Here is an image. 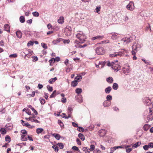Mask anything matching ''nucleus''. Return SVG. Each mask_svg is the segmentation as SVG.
Returning <instances> with one entry per match:
<instances>
[{
  "mask_svg": "<svg viewBox=\"0 0 153 153\" xmlns=\"http://www.w3.org/2000/svg\"><path fill=\"white\" fill-rule=\"evenodd\" d=\"M82 78V77L81 76H79L76 77L75 78V80L77 82L78 80H79L80 79H81Z\"/></svg>",
  "mask_w": 153,
  "mask_h": 153,
  "instance_id": "43",
  "label": "nucleus"
},
{
  "mask_svg": "<svg viewBox=\"0 0 153 153\" xmlns=\"http://www.w3.org/2000/svg\"><path fill=\"white\" fill-rule=\"evenodd\" d=\"M124 148V147L123 146H118L114 147L113 148H111V149H113V150H115L118 148Z\"/></svg>",
  "mask_w": 153,
  "mask_h": 153,
  "instance_id": "45",
  "label": "nucleus"
},
{
  "mask_svg": "<svg viewBox=\"0 0 153 153\" xmlns=\"http://www.w3.org/2000/svg\"><path fill=\"white\" fill-rule=\"evenodd\" d=\"M52 135L57 140H59L60 138V136L59 134H56L54 133Z\"/></svg>",
  "mask_w": 153,
  "mask_h": 153,
  "instance_id": "19",
  "label": "nucleus"
},
{
  "mask_svg": "<svg viewBox=\"0 0 153 153\" xmlns=\"http://www.w3.org/2000/svg\"><path fill=\"white\" fill-rule=\"evenodd\" d=\"M56 90H55L53 91L52 94L50 96V98H52L54 97L56 95Z\"/></svg>",
  "mask_w": 153,
  "mask_h": 153,
  "instance_id": "35",
  "label": "nucleus"
},
{
  "mask_svg": "<svg viewBox=\"0 0 153 153\" xmlns=\"http://www.w3.org/2000/svg\"><path fill=\"white\" fill-rule=\"evenodd\" d=\"M72 68L71 66H70V67H69L68 68H66V71L67 72H69L71 71V70L72 69Z\"/></svg>",
  "mask_w": 153,
  "mask_h": 153,
  "instance_id": "46",
  "label": "nucleus"
},
{
  "mask_svg": "<svg viewBox=\"0 0 153 153\" xmlns=\"http://www.w3.org/2000/svg\"><path fill=\"white\" fill-rule=\"evenodd\" d=\"M5 140L8 143H9L10 141V138L8 135L6 136L5 137Z\"/></svg>",
  "mask_w": 153,
  "mask_h": 153,
  "instance_id": "36",
  "label": "nucleus"
},
{
  "mask_svg": "<svg viewBox=\"0 0 153 153\" xmlns=\"http://www.w3.org/2000/svg\"><path fill=\"white\" fill-rule=\"evenodd\" d=\"M41 45L45 49H47L48 48V47L46 44L42 43Z\"/></svg>",
  "mask_w": 153,
  "mask_h": 153,
  "instance_id": "49",
  "label": "nucleus"
},
{
  "mask_svg": "<svg viewBox=\"0 0 153 153\" xmlns=\"http://www.w3.org/2000/svg\"><path fill=\"white\" fill-rule=\"evenodd\" d=\"M129 67L124 68L123 69V72L126 75H128L130 72V69Z\"/></svg>",
  "mask_w": 153,
  "mask_h": 153,
  "instance_id": "10",
  "label": "nucleus"
},
{
  "mask_svg": "<svg viewBox=\"0 0 153 153\" xmlns=\"http://www.w3.org/2000/svg\"><path fill=\"white\" fill-rule=\"evenodd\" d=\"M106 81L109 83H112L114 81L113 78L111 77H109L106 79Z\"/></svg>",
  "mask_w": 153,
  "mask_h": 153,
  "instance_id": "16",
  "label": "nucleus"
},
{
  "mask_svg": "<svg viewBox=\"0 0 153 153\" xmlns=\"http://www.w3.org/2000/svg\"><path fill=\"white\" fill-rule=\"evenodd\" d=\"M45 97L46 99L47 100L48 97V93H44Z\"/></svg>",
  "mask_w": 153,
  "mask_h": 153,
  "instance_id": "63",
  "label": "nucleus"
},
{
  "mask_svg": "<svg viewBox=\"0 0 153 153\" xmlns=\"http://www.w3.org/2000/svg\"><path fill=\"white\" fill-rule=\"evenodd\" d=\"M110 57H117V54H116V53H115L113 54H111L110 55Z\"/></svg>",
  "mask_w": 153,
  "mask_h": 153,
  "instance_id": "56",
  "label": "nucleus"
},
{
  "mask_svg": "<svg viewBox=\"0 0 153 153\" xmlns=\"http://www.w3.org/2000/svg\"><path fill=\"white\" fill-rule=\"evenodd\" d=\"M39 100L42 104L43 105L45 103V101L44 99L40 98L39 99Z\"/></svg>",
  "mask_w": 153,
  "mask_h": 153,
  "instance_id": "38",
  "label": "nucleus"
},
{
  "mask_svg": "<svg viewBox=\"0 0 153 153\" xmlns=\"http://www.w3.org/2000/svg\"><path fill=\"white\" fill-rule=\"evenodd\" d=\"M149 146L148 145H145L143 146V148L145 150H147L148 149V148H149Z\"/></svg>",
  "mask_w": 153,
  "mask_h": 153,
  "instance_id": "54",
  "label": "nucleus"
},
{
  "mask_svg": "<svg viewBox=\"0 0 153 153\" xmlns=\"http://www.w3.org/2000/svg\"><path fill=\"white\" fill-rule=\"evenodd\" d=\"M95 146L94 145H91L90 146V149L88 148V152L89 153L90 151H93L94 149Z\"/></svg>",
  "mask_w": 153,
  "mask_h": 153,
  "instance_id": "25",
  "label": "nucleus"
},
{
  "mask_svg": "<svg viewBox=\"0 0 153 153\" xmlns=\"http://www.w3.org/2000/svg\"><path fill=\"white\" fill-rule=\"evenodd\" d=\"M132 39L131 37H130L129 38H127V39H126L124 40V42H126V43H128L132 42Z\"/></svg>",
  "mask_w": 153,
  "mask_h": 153,
  "instance_id": "32",
  "label": "nucleus"
},
{
  "mask_svg": "<svg viewBox=\"0 0 153 153\" xmlns=\"http://www.w3.org/2000/svg\"><path fill=\"white\" fill-rule=\"evenodd\" d=\"M66 98L63 97L61 101L63 103L66 102Z\"/></svg>",
  "mask_w": 153,
  "mask_h": 153,
  "instance_id": "62",
  "label": "nucleus"
},
{
  "mask_svg": "<svg viewBox=\"0 0 153 153\" xmlns=\"http://www.w3.org/2000/svg\"><path fill=\"white\" fill-rule=\"evenodd\" d=\"M57 145L59 146L61 149H62L64 148V146L62 143H59Z\"/></svg>",
  "mask_w": 153,
  "mask_h": 153,
  "instance_id": "44",
  "label": "nucleus"
},
{
  "mask_svg": "<svg viewBox=\"0 0 153 153\" xmlns=\"http://www.w3.org/2000/svg\"><path fill=\"white\" fill-rule=\"evenodd\" d=\"M111 89L112 88L110 86H108L105 88V92L107 94H109L110 93Z\"/></svg>",
  "mask_w": 153,
  "mask_h": 153,
  "instance_id": "20",
  "label": "nucleus"
},
{
  "mask_svg": "<svg viewBox=\"0 0 153 153\" xmlns=\"http://www.w3.org/2000/svg\"><path fill=\"white\" fill-rule=\"evenodd\" d=\"M119 65L117 64H116L114 62H113V64L112 65V68L115 70H117L118 71L119 70L118 67Z\"/></svg>",
  "mask_w": 153,
  "mask_h": 153,
  "instance_id": "12",
  "label": "nucleus"
},
{
  "mask_svg": "<svg viewBox=\"0 0 153 153\" xmlns=\"http://www.w3.org/2000/svg\"><path fill=\"white\" fill-rule=\"evenodd\" d=\"M145 102L147 105L149 106L151 104V101L148 97H146L145 98Z\"/></svg>",
  "mask_w": 153,
  "mask_h": 153,
  "instance_id": "9",
  "label": "nucleus"
},
{
  "mask_svg": "<svg viewBox=\"0 0 153 153\" xmlns=\"http://www.w3.org/2000/svg\"><path fill=\"white\" fill-rule=\"evenodd\" d=\"M112 88L114 90H117L118 88V85L117 83H114L113 84Z\"/></svg>",
  "mask_w": 153,
  "mask_h": 153,
  "instance_id": "23",
  "label": "nucleus"
},
{
  "mask_svg": "<svg viewBox=\"0 0 153 153\" xmlns=\"http://www.w3.org/2000/svg\"><path fill=\"white\" fill-rule=\"evenodd\" d=\"M78 137L82 141H83L85 140V137L82 134L79 133L78 134Z\"/></svg>",
  "mask_w": 153,
  "mask_h": 153,
  "instance_id": "28",
  "label": "nucleus"
},
{
  "mask_svg": "<svg viewBox=\"0 0 153 153\" xmlns=\"http://www.w3.org/2000/svg\"><path fill=\"white\" fill-rule=\"evenodd\" d=\"M63 42L65 44H68L70 42V40L69 39L65 40Z\"/></svg>",
  "mask_w": 153,
  "mask_h": 153,
  "instance_id": "64",
  "label": "nucleus"
},
{
  "mask_svg": "<svg viewBox=\"0 0 153 153\" xmlns=\"http://www.w3.org/2000/svg\"><path fill=\"white\" fill-rule=\"evenodd\" d=\"M76 37L79 40L80 42L82 43H83L86 41L87 38L85 34L80 31L76 35Z\"/></svg>",
  "mask_w": 153,
  "mask_h": 153,
  "instance_id": "1",
  "label": "nucleus"
},
{
  "mask_svg": "<svg viewBox=\"0 0 153 153\" xmlns=\"http://www.w3.org/2000/svg\"><path fill=\"white\" fill-rule=\"evenodd\" d=\"M72 149L74 150L75 151H78L79 150V148L78 147H77L76 146H73L72 148Z\"/></svg>",
  "mask_w": 153,
  "mask_h": 153,
  "instance_id": "60",
  "label": "nucleus"
},
{
  "mask_svg": "<svg viewBox=\"0 0 153 153\" xmlns=\"http://www.w3.org/2000/svg\"><path fill=\"white\" fill-rule=\"evenodd\" d=\"M52 147L54 149L55 151H56V152H58V151L59 149L57 146L53 145L52 146Z\"/></svg>",
  "mask_w": 153,
  "mask_h": 153,
  "instance_id": "51",
  "label": "nucleus"
},
{
  "mask_svg": "<svg viewBox=\"0 0 153 153\" xmlns=\"http://www.w3.org/2000/svg\"><path fill=\"white\" fill-rule=\"evenodd\" d=\"M72 125L74 127H77V128H78L79 127L78 124H76L75 123L73 122H72Z\"/></svg>",
  "mask_w": 153,
  "mask_h": 153,
  "instance_id": "58",
  "label": "nucleus"
},
{
  "mask_svg": "<svg viewBox=\"0 0 153 153\" xmlns=\"http://www.w3.org/2000/svg\"><path fill=\"white\" fill-rule=\"evenodd\" d=\"M116 54H117V56H121L123 55L124 53V52L123 53L121 51H120L118 52H116Z\"/></svg>",
  "mask_w": 153,
  "mask_h": 153,
  "instance_id": "48",
  "label": "nucleus"
},
{
  "mask_svg": "<svg viewBox=\"0 0 153 153\" xmlns=\"http://www.w3.org/2000/svg\"><path fill=\"white\" fill-rule=\"evenodd\" d=\"M31 122H34L36 123H40V122L39 121H38L36 119H32Z\"/></svg>",
  "mask_w": 153,
  "mask_h": 153,
  "instance_id": "53",
  "label": "nucleus"
},
{
  "mask_svg": "<svg viewBox=\"0 0 153 153\" xmlns=\"http://www.w3.org/2000/svg\"><path fill=\"white\" fill-rule=\"evenodd\" d=\"M104 38L103 36H98L95 37H92L91 38V39L92 40H94L96 39H102Z\"/></svg>",
  "mask_w": 153,
  "mask_h": 153,
  "instance_id": "13",
  "label": "nucleus"
},
{
  "mask_svg": "<svg viewBox=\"0 0 153 153\" xmlns=\"http://www.w3.org/2000/svg\"><path fill=\"white\" fill-rule=\"evenodd\" d=\"M99 134L100 137H103L105 135L106 133V131L105 129H102L99 131Z\"/></svg>",
  "mask_w": 153,
  "mask_h": 153,
  "instance_id": "7",
  "label": "nucleus"
},
{
  "mask_svg": "<svg viewBox=\"0 0 153 153\" xmlns=\"http://www.w3.org/2000/svg\"><path fill=\"white\" fill-rule=\"evenodd\" d=\"M17 56V55L16 54H13L10 55L9 56V57L10 58H16V57Z\"/></svg>",
  "mask_w": 153,
  "mask_h": 153,
  "instance_id": "50",
  "label": "nucleus"
},
{
  "mask_svg": "<svg viewBox=\"0 0 153 153\" xmlns=\"http://www.w3.org/2000/svg\"><path fill=\"white\" fill-rule=\"evenodd\" d=\"M89 43H88V44H85L83 45H75L74 46L76 48H83L87 46L88 45H89Z\"/></svg>",
  "mask_w": 153,
  "mask_h": 153,
  "instance_id": "14",
  "label": "nucleus"
},
{
  "mask_svg": "<svg viewBox=\"0 0 153 153\" xmlns=\"http://www.w3.org/2000/svg\"><path fill=\"white\" fill-rule=\"evenodd\" d=\"M141 144L140 142H138L134 144H133L132 146L133 148H136L139 146Z\"/></svg>",
  "mask_w": 153,
  "mask_h": 153,
  "instance_id": "24",
  "label": "nucleus"
},
{
  "mask_svg": "<svg viewBox=\"0 0 153 153\" xmlns=\"http://www.w3.org/2000/svg\"><path fill=\"white\" fill-rule=\"evenodd\" d=\"M58 123L60 125L61 127H62L64 126L63 123L61 120H58Z\"/></svg>",
  "mask_w": 153,
  "mask_h": 153,
  "instance_id": "42",
  "label": "nucleus"
},
{
  "mask_svg": "<svg viewBox=\"0 0 153 153\" xmlns=\"http://www.w3.org/2000/svg\"><path fill=\"white\" fill-rule=\"evenodd\" d=\"M32 58H33V61L36 62L38 60V58L36 56H34L32 57Z\"/></svg>",
  "mask_w": 153,
  "mask_h": 153,
  "instance_id": "61",
  "label": "nucleus"
},
{
  "mask_svg": "<svg viewBox=\"0 0 153 153\" xmlns=\"http://www.w3.org/2000/svg\"><path fill=\"white\" fill-rule=\"evenodd\" d=\"M24 53L25 54L24 58H25L26 56L28 58H29L30 56H31L33 53V51L31 50L27 49L24 51Z\"/></svg>",
  "mask_w": 153,
  "mask_h": 153,
  "instance_id": "6",
  "label": "nucleus"
},
{
  "mask_svg": "<svg viewBox=\"0 0 153 153\" xmlns=\"http://www.w3.org/2000/svg\"><path fill=\"white\" fill-rule=\"evenodd\" d=\"M0 131L2 134H5L6 133V131L5 128H1L0 129Z\"/></svg>",
  "mask_w": 153,
  "mask_h": 153,
  "instance_id": "33",
  "label": "nucleus"
},
{
  "mask_svg": "<svg viewBox=\"0 0 153 153\" xmlns=\"http://www.w3.org/2000/svg\"><path fill=\"white\" fill-rule=\"evenodd\" d=\"M97 53L99 55H102L105 53V51L104 48L102 47L97 48L96 50Z\"/></svg>",
  "mask_w": 153,
  "mask_h": 153,
  "instance_id": "5",
  "label": "nucleus"
},
{
  "mask_svg": "<svg viewBox=\"0 0 153 153\" xmlns=\"http://www.w3.org/2000/svg\"><path fill=\"white\" fill-rule=\"evenodd\" d=\"M32 14L35 17H38L39 16V13L36 11L33 12Z\"/></svg>",
  "mask_w": 153,
  "mask_h": 153,
  "instance_id": "41",
  "label": "nucleus"
},
{
  "mask_svg": "<svg viewBox=\"0 0 153 153\" xmlns=\"http://www.w3.org/2000/svg\"><path fill=\"white\" fill-rule=\"evenodd\" d=\"M64 63L65 65L68 66V67L71 66V65L69 63V60L68 59H66L64 62Z\"/></svg>",
  "mask_w": 153,
  "mask_h": 153,
  "instance_id": "31",
  "label": "nucleus"
},
{
  "mask_svg": "<svg viewBox=\"0 0 153 153\" xmlns=\"http://www.w3.org/2000/svg\"><path fill=\"white\" fill-rule=\"evenodd\" d=\"M132 50L131 53L132 55H134L136 54L138 49L140 48V46L138 44L135 43L132 46Z\"/></svg>",
  "mask_w": 153,
  "mask_h": 153,
  "instance_id": "2",
  "label": "nucleus"
},
{
  "mask_svg": "<svg viewBox=\"0 0 153 153\" xmlns=\"http://www.w3.org/2000/svg\"><path fill=\"white\" fill-rule=\"evenodd\" d=\"M74 43L75 44V45H79V43H81V42H80V41H78L77 40H75L74 41Z\"/></svg>",
  "mask_w": 153,
  "mask_h": 153,
  "instance_id": "57",
  "label": "nucleus"
},
{
  "mask_svg": "<svg viewBox=\"0 0 153 153\" xmlns=\"http://www.w3.org/2000/svg\"><path fill=\"white\" fill-rule=\"evenodd\" d=\"M57 79L56 77H55L54 78H51L49 79V83L52 84L53 83L55 82L56 80H57Z\"/></svg>",
  "mask_w": 153,
  "mask_h": 153,
  "instance_id": "26",
  "label": "nucleus"
},
{
  "mask_svg": "<svg viewBox=\"0 0 153 153\" xmlns=\"http://www.w3.org/2000/svg\"><path fill=\"white\" fill-rule=\"evenodd\" d=\"M16 36L17 37L19 38H21L22 37V32L19 31H18L16 32Z\"/></svg>",
  "mask_w": 153,
  "mask_h": 153,
  "instance_id": "18",
  "label": "nucleus"
},
{
  "mask_svg": "<svg viewBox=\"0 0 153 153\" xmlns=\"http://www.w3.org/2000/svg\"><path fill=\"white\" fill-rule=\"evenodd\" d=\"M111 103V101L105 100L103 103V105L105 107H108L110 105Z\"/></svg>",
  "mask_w": 153,
  "mask_h": 153,
  "instance_id": "11",
  "label": "nucleus"
},
{
  "mask_svg": "<svg viewBox=\"0 0 153 153\" xmlns=\"http://www.w3.org/2000/svg\"><path fill=\"white\" fill-rule=\"evenodd\" d=\"M82 91V89L80 88H77L76 90V92L78 94H80Z\"/></svg>",
  "mask_w": 153,
  "mask_h": 153,
  "instance_id": "37",
  "label": "nucleus"
},
{
  "mask_svg": "<svg viewBox=\"0 0 153 153\" xmlns=\"http://www.w3.org/2000/svg\"><path fill=\"white\" fill-rule=\"evenodd\" d=\"M19 20L21 23H23L25 22V20L23 16H21L20 17Z\"/></svg>",
  "mask_w": 153,
  "mask_h": 153,
  "instance_id": "34",
  "label": "nucleus"
},
{
  "mask_svg": "<svg viewBox=\"0 0 153 153\" xmlns=\"http://www.w3.org/2000/svg\"><path fill=\"white\" fill-rule=\"evenodd\" d=\"M106 98L107 100L109 101H111L112 100V97L110 95H108Z\"/></svg>",
  "mask_w": 153,
  "mask_h": 153,
  "instance_id": "39",
  "label": "nucleus"
},
{
  "mask_svg": "<svg viewBox=\"0 0 153 153\" xmlns=\"http://www.w3.org/2000/svg\"><path fill=\"white\" fill-rule=\"evenodd\" d=\"M4 29L5 30L7 31L8 32H10V27L9 25L8 24H5V25H4Z\"/></svg>",
  "mask_w": 153,
  "mask_h": 153,
  "instance_id": "21",
  "label": "nucleus"
},
{
  "mask_svg": "<svg viewBox=\"0 0 153 153\" xmlns=\"http://www.w3.org/2000/svg\"><path fill=\"white\" fill-rule=\"evenodd\" d=\"M43 131V129L41 128H37L36 129V132L38 134H39L42 133Z\"/></svg>",
  "mask_w": 153,
  "mask_h": 153,
  "instance_id": "22",
  "label": "nucleus"
},
{
  "mask_svg": "<svg viewBox=\"0 0 153 153\" xmlns=\"http://www.w3.org/2000/svg\"><path fill=\"white\" fill-rule=\"evenodd\" d=\"M55 62V59L53 58H52L49 61L50 65L51 66L53 65V64Z\"/></svg>",
  "mask_w": 153,
  "mask_h": 153,
  "instance_id": "27",
  "label": "nucleus"
},
{
  "mask_svg": "<svg viewBox=\"0 0 153 153\" xmlns=\"http://www.w3.org/2000/svg\"><path fill=\"white\" fill-rule=\"evenodd\" d=\"M111 34L112 35L111 38L113 40H116L119 37L118 34L116 33H111Z\"/></svg>",
  "mask_w": 153,
  "mask_h": 153,
  "instance_id": "8",
  "label": "nucleus"
},
{
  "mask_svg": "<svg viewBox=\"0 0 153 153\" xmlns=\"http://www.w3.org/2000/svg\"><path fill=\"white\" fill-rule=\"evenodd\" d=\"M47 88L48 90L50 91H52L53 90V88L52 87H51L49 85H48Z\"/></svg>",
  "mask_w": 153,
  "mask_h": 153,
  "instance_id": "52",
  "label": "nucleus"
},
{
  "mask_svg": "<svg viewBox=\"0 0 153 153\" xmlns=\"http://www.w3.org/2000/svg\"><path fill=\"white\" fill-rule=\"evenodd\" d=\"M148 146L149 148H153V143L151 142L149 143L148 144Z\"/></svg>",
  "mask_w": 153,
  "mask_h": 153,
  "instance_id": "59",
  "label": "nucleus"
},
{
  "mask_svg": "<svg viewBox=\"0 0 153 153\" xmlns=\"http://www.w3.org/2000/svg\"><path fill=\"white\" fill-rule=\"evenodd\" d=\"M77 82L75 80L72 82L71 85L73 87H74L77 85Z\"/></svg>",
  "mask_w": 153,
  "mask_h": 153,
  "instance_id": "30",
  "label": "nucleus"
},
{
  "mask_svg": "<svg viewBox=\"0 0 153 153\" xmlns=\"http://www.w3.org/2000/svg\"><path fill=\"white\" fill-rule=\"evenodd\" d=\"M26 135H22L21 136V139L22 141H26L27 140V137L25 136Z\"/></svg>",
  "mask_w": 153,
  "mask_h": 153,
  "instance_id": "29",
  "label": "nucleus"
},
{
  "mask_svg": "<svg viewBox=\"0 0 153 153\" xmlns=\"http://www.w3.org/2000/svg\"><path fill=\"white\" fill-rule=\"evenodd\" d=\"M126 7L127 9L130 11H133L135 8L134 2L133 1H130L127 5Z\"/></svg>",
  "mask_w": 153,
  "mask_h": 153,
  "instance_id": "3",
  "label": "nucleus"
},
{
  "mask_svg": "<svg viewBox=\"0 0 153 153\" xmlns=\"http://www.w3.org/2000/svg\"><path fill=\"white\" fill-rule=\"evenodd\" d=\"M77 130L79 132H83L84 129L82 127H79L77 128Z\"/></svg>",
  "mask_w": 153,
  "mask_h": 153,
  "instance_id": "40",
  "label": "nucleus"
},
{
  "mask_svg": "<svg viewBox=\"0 0 153 153\" xmlns=\"http://www.w3.org/2000/svg\"><path fill=\"white\" fill-rule=\"evenodd\" d=\"M21 132L22 134H24V135H26L27 134V131L25 130H22Z\"/></svg>",
  "mask_w": 153,
  "mask_h": 153,
  "instance_id": "55",
  "label": "nucleus"
},
{
  "mask_svg": "<svg viewBox=\"0 0 153 153\" xmlns=\"http://www.w3.org/2000/svg\"><path fill=\"white\" fill-rule=\"evenodd\" d=\"M71 28L69 26H67L65 29L64 33L65 35L67 36H70L71 35Z\"/></svg>",
  "mask_w": 153,
  "mask_h": 153,
  "instance_id": "4",
  "label": "nucleus"
},
{
  "mask_svg": "<svg viewBox=\"0 0 153 153\" xmlns=\"http://www.w3.org/2000/svg\"><path fill=\"white\" fill-rule=\"evenodd\" d=\"M150 127V126L149 125L147 124H146L144 126L143 128L144 131H146L148 130Z\"/></svg>",
  "mask_w": 153,
  "mask_h": 153,
  "instance_id": "17",
  "label": "nucleus"
},
{
  "mask_svg": "<svg viewBox=\"0 0 153 153\" xmlns=\"http://www.w3.org/2000/svg\"><path fill=\"white\" fill-rule=\"evenodd\" d=\"M101 9L100 6H99L98 7H97L96 9V12L98 14L99 13V12L100 11V9Z\"/></svg>",
  "mask_w": 153,
  "mask_h": 153,
  "instance_id": "47",
  "label": "nucleus"
},
{
  "mask_svg": "<svg viewBox=\"0 0 153 153\" xmlns=\"http://www.w3.org/2000/svg\"><path fill=\"white\" fill-rule=\"evenodd\" d=\"M64 18L62 16H61L58 20V22L59 24H62L64 23Z\"/></svg>",
  "mask_w": 153,
  "mask_h": 153,
  "instance_id": "15",
  "label": "nucleus"
}]
</instances>
